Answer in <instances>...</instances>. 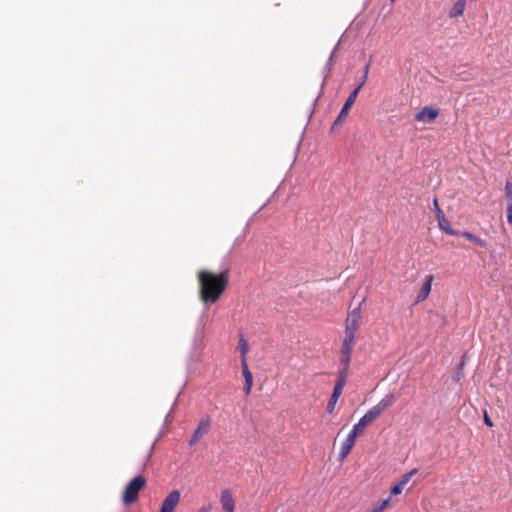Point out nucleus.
<instances>
[{
    "instance_id": "nucleus-13",
    "label": "nucleus",
    "mask_w": 512,
    "mask_h": 512,
    "mask_svg": "<svg viewBox=\"0 0 512 512\" xmlns=\"http://www.w3.org/2000/svg\"><path fill=\"white\" fill-rule=\"evenodd\" d=\"M354 342H355L354 337L345 335L343 342H342L341 355H352Z\"/></svg>"
},
{
    "instance_id": "nucleus-3",
    "label": "nucleus",
    "mask_w": 512,
    "mask_h": 512,
    "mask_svg": "<svg viewBox=\"0 0 512 512\" xmlns=\"http://www.w3.org/2000/svg\"><path fill=\"white\" fill-rule=\"evenodd\" d=\"M394 395L389 393L383 397L375 406L369 409L364 415L371 423L378 418L387 408L394 403Z\"/></svg>"
},
{
    "instance_id": "nucleus-21",
    "label": "nucleus",
    "mask_w": 512,
    "mask_h": 512,
    "mask_svg": "<svg viewBox=\"0 0 512 512\" xmlns=\"http://www.w3.org/2000/svg\"><path fill=\"white\" fill-rule=\"evenodd\" d=\"M462 236L465 237L466 239L472 241V242H475L476 244H478L479 246H484V242L482 239H480L479 237L475 236L474 234L472 233H469V232H463L462 233Z\"/></svg>"
},
{
    "instance_id": "nucleus-32",
    "label": "nucleus",
    "mask_w": 512,
    "mask_h": 512,
    "mask_svg": "<svg viewBox=\"0 0 512 512\" xmlns=\"http://www.w3.org/2000/svg\"><path fill=\"white\" fill-rule=\"evenodd\" d=\"M170 420V413L166 416L165 422L167 423Z\"/></svg>"
},
{
    "instance_id": "nucleus-28",
    "label": "nucleus",
    "mask_w": 512,
    "mask_h": 512,
    "mask_svg": "<svg viewBox=\"0 0 512 512\" xmlns=\"http://www.w3.org/2000/svg\"><path fill=\"white\" fill-rule=\"evenodd\" d=\"M484 422H485V424H486L487 426H489V427H492V426H493V423H492L491 419L488 417V415H487L486 413H485V415H484Z\"/></svg>"
},
{
    "instance_id": "nucleus-15",
    "label": "nucleus",
    "mask_w": 512,
    "mask_h": 512,
    "mask_svg": "<svg viewBox=\"0 0 512 512\" xmlns=\"http://www.w3.org/2000/svg\"><path fill=\"white\" fill-rule=\"evenodd\" d=\"M371 422L368 421V419L366 418L365 415H363L360 420L354 424L351 432L353 433V435H359L368 425H370Z\"/></svg>"
},
{
    "instance_id": "nucleus-6",
    "label": "nucleus",
    "mask_w": 512,
    "mask_h": 512,
    "mask_svg": "<svg viewBox=\"0 0 512 512\" xmlns=\"http://www.w3.org/2000/svg\"><path fill=\"white\" fill-rule=\"evenodd\" d=\"M211 428L209 418H203L199 421L198 426L190 439V445H195L202 437H204Z\"/></svg>"
},
{
    "instance_id": "nucleus-11",
    "label": "nucleus",
    "mask_w": 512,
    "mask_h": 512,
    "mask_svg": "<svg viewBox=\"0 0 512 512\" xmlns=\"http://www.w3.org/2000/svg\"><path fill=\"white\" fill-rule=\"evenodd\" d=\"M433 279L432 275H426L425 281L417 294L416 303L424 301L429 296L432 289Z\"/></svg>"
},
{
    "instance_id": "nucleus-18",
    "label": "nucleus",
    "mask_w": 512,
    "mask_h": 512,
    "mask_svg": "<svg viewBox=\"0 0 512 512\" xmlns=\"http://www.w3.org/2000/svg\"><path fill=\"white\" fill-rule=\"evenodd\" d=\"M437 221H438L439 227L443 231H445L447 234H450V235H458L459 234L458 232H456L455 230H453L451 228V225L445 216H443L442 219L441 218L437 219Z\"/></svg>"
},
{
    "instance_id": "nucleus-9",
    "label": "nucleus",
    "mask_w": 512,
    "mask_h": 512,
    "mask_svg": "<svg viewBox=\"0 0 512 512\" xmlns=\"http://www.w3.org/2000/svg\"><path fill=\"white\" fill-rule=\"evenodd\" d=\"M438 115V109L426 106L416 113L415 119L419 122L431 123L437 118Z\"/></svg>"
},
{
    "instance_id": "nucleus-31",
    "label": "nucleus",
    "mask_w": 512,
    "mask_h": 512,
    "mask_svg": "<svg viewBox=\"0 0 512 512\" xmlns=\"http://www.w3.org/2000/svg\"><path fill=\"white\" fill-rule=\"evenodd\" d=\"M342 118H343V117H340V114H339V115H338V117H337V119H336V121H335V123H334V125H333V127H334V126H336V125H338V124L341 122Z\"/></svg>"
},
{
    "instance_id": "nucleus-26",
    "label": "nucleus",
    "mask_w": 512,
    "mask_h": 512,
    "mask_svg": "<svg viewBox=\"0 0 512 512\" xmlns=\"http://www.w3.org/2000/svg\"><path fill=\"white\" fill-rule=\"evenodd\" d=\"M505 195L509 202H512V184L510 182H507L505 185Z\"/></svg>"
},
{
    "instance_id": "nucleus-2",
    "label": "nucleus",
    "mask_w": 512,
    "mask_h": 512,
    "mask_svg": "<svg viewBox=\"0 0 512 512\" xmlns=\"http://www.w3.org/2000/svg\"><path fill=\"white\" fill-rule=\"evenodd\" d=\"M146 480L143 476H135L124 488L122 502L131 505L137 501L139 492L145 487Z\"/></svg>"
},
{
    "instance_id": "nucleus-19",
    "label": "nucleus",
    "mask_w": 512,
    "mask_h": 512,
    "mask_svg": "<svg viewBox=\"0 0 512 512\" xmlns=\"http://www.w3.org/2000/svg\"><path fill=\"white\" fill-rule=\"evenodd\" d=\"M248 349H249V346H248L247 340L244 337H240V339H239V350H240V353H241V362L243 360H246L245 356H246V354L248 352Z\"/></svg>"
},
{
    "instance_id": "nucleus-5",
    "label": "nucleus",
    "mask_w": 512,
    "mask_h": 512,
    "mask_svg": "<svg viewBox=\"0 0 512 512\" xmlns=\"http://www.w3.org/2000/svg\"><path fill=\"white\" fill-rule=\"evenodd\" d=\"M345 384H346L345 377L339 376V379L334 386L333 393H332L331 398L327 405V411L329 413H332L334 411L337 401L340 398V396L342 395L343 388H344Z\"/></svg>"
},
{
    "instance_id": "nucleus-14",
    "label": "nucleus",
    "mask_w": 512,
    "mask_h": 512,
    "mask_svg": "<svg viewBox=\"0 0 512 512\" xmlns=\"http://www.w3.org/2000/svg\"><path fill=\"white\" fill-rule=\"evenodd\" d=\"M466 7V0H457L449 12L451 18L462 16Z\"/></svg>"
},
{
    "instance_id": "nucleus-30",
    "label": "nucleus",
    "mask_w": 512,
    "mask_h": 512,
    "mask_svg": "<svg viewBox=\"0 0 512 512\" xmlns=\"http://www.w3.org/2000/svg\"><path fill=\"white\" fill-rule=\"evenodd\" d=\"M342 118H343V117H340V114H339V115H338V117H337V119H336V121H335V123H334V125H333V127H334V126H336V125H338V124L341 122Z\"/></svg>"
},
{
    "instance_id": "nucleus-8",
    "label": "nucleus",
    "mask_w": 512,
    "mask_h": 512,
    "mask_svg": "<svg viewBox=\"0 0 512 512\" xmlns=\"http://www.w3.org/2000/svg\"><path fill=\"white\" fill-rule=\"evenodd\" d=\"M220 503H221L222 509L225 512H235L236 511V502L234 500L233 494L230 489L226 488L221 491Z\"/></svg>"
},
{
    "instance_id": "nucleus-12",
    "label": "nucleus",
    "mask_w": 512,
    "mask_h": 512,
    "mask_svg": "<svg viewBox=\"0 0 512 512\" xmlns=\"http://www.w3.org/2000/svg\"><path fill=\"white\" fill-rule=\"evenodd\" d=\"M241 366H242L243 377L245 379L244 389H245L246 394H249L251 391V388H252V384H253V376L249 370L246 360H243L241 362Z\"/></svg>"
},
{
    "instance_id": "nucleus-29",
    "label": "nucleus",
    "mask_w": 512,
    "mask_h": 512,
    "mask_svg": "<svg viewBox=\"0 0 512 512\" xmlns=\"http://www.w3.org/2000/svg\"><path fill=\"white\" fill-rule=\"evenodd\" d=\"M211 511V505L203 506L200 508L197 512H210Z\"/></svg>"
},
{
    "instance_id": "nucleus-23",
    "label": "nucleus",
    "mask_w": 512,
    "mask_h": 512,
    "mask_svg": "<svg viewBox=\"0 0 512 512\" xmlns=\"http://www.w3.org/2000/svg\"><path fill=\"white\" fill-rule=\"evenodd\" d=\"M390 499H385V500H382L379 504L378 507H375L373 510H371L370 512H383V510L388 506V503H389Z\"/></svg>"
},
{
    "instance_id": "nucleus-16",
    "label": "nucleus",
    "mask_w": 512,
    "mask_h": 512,
    "mask_svg": "<svg viewBox=\"0 0 512 512\" xmlns=\"http://www.w3.org/2000/svg\"><path fill=\"white\" fill-rule=\"evenodd\" d=\"M356 98H357V92H351V94L347 98L346 102L344 103V105L340 111V117L347 116L348 111H349L350 107L354 104Z\"/></svg>"
},
{
    "instance_id": "nucleus-7",
    "label": "nucleus",
    "mask_w": 512,
    "mask_h": 512,
    "mask_svg": "<svg viewBox=\"0 0 512 512\" xmlns=\"http://www.w3.org/2000/svg\"><path fill=\"white\" fill-rule=\"evenodd\" d=\"M180 492L173 490L164 499L159 512H173L180 501Z\"/></svg>"
},
{
    "instance_id": "nucleus-27",
    "label": "nucleus",
    "mask_w": 512,
    "mask_h": 512,
    "mask_svg": "<svg viewBox=\"0 0 512 512\" xmlns=\"http://www.w3.org/2000/svg\"><path fill=\"white\" fill-rule=\"evenodd\" d=\"M507 220L512 223V202H509L507 206Z\"/></svg>"
},
{
    "instance_id": "nucleus-1",
    "label": "nucleus",
    "mask_w": 512,
    "mask_h": 512,
    "mask_svg": "<svg viewBox=\"0 0 512 512\" xmlns=\"http://www.w3.org/2000/svg\"><path fill=\"white\" fill-rule=\"evenodd\" d=\"M200 297L205 303H215L219 300L227 285V273L213 274L208 271H200Z\"/></svg>"
},
{
    "instance_id": "nucleus-17",
    "label": "nucleus",
    "mask_w": 512,
    "mask_h": 512,
    "mask_svg": "<svg viewBox=\"0 0 512 512\" xmlns=\"http://www.w3.org/2000/svg\"><path fill=\"white\" fill-rule=\"evenodd\" d=\"M350 361H351V355H341V359H340L341 369L339 371V376H344L345 378L347 377V371L349 368Z\"/></svg>"
},
{
    "instance_id": "nucleus-20",
    "label": "nucleus",
    "mask_w": 512,
    "mask_h": 512,
    "mask_svg": "<svg viewBox=\"0 0 512 512\" xmlns=\"http://www.w3.org/2000/svg\"><path fill=\"white\" fill-rule=\"evenodd\" d=\"M418 472L417 469H412L410 472L404 474L402 478L400 479L399 483L405 487V485L408 484V482L411 480V478Z\"/></svg>"
},
{
    "instance_id": "nucleus-10",
    "label": "nucleus",
    "mask_w": 512,
    "mask_h": 512,
    "mask_svg": "<svg viewBox=\"0 0 512 512\" xmlns=\"http://www.w3.org/2000/svg\"><path fill=\"white\" fill-rule=\"evenodd\" d=\"M357 435H353V433L350 431V433L347 435L346 439L342 442L340 451H339V460L343 461L348 454L350 453L351 449L353 448L355 441H356Z\"/></svg>"
},
{
    "instance_id": "nucleus-22",
    "label": "nucleus",
    "mask_w": 512,
    "mask_h": 512,
    "mask_svg": "<svg viewBox=\"0 0 512 512\" xmlns=\"http://www.w3.org/2000/svg\"><path fill=\"white\" fill-rule=\"evenodd\" d=\"M368 71H369V65H366V67L364 69V74H363V82H360L352 92H357V95L359 94V91L361 90V88L364 86V84L367 81Z\"/></svg>"
},
{
    "instance_id": "nucleus-24",
    "label": "nucleus",
    "mask_w": 512,
    "mask_h": 512,
    "mask_svg": "<svg viewBox=\"0 0 512 512\" xmlns=\"http://www.w3.org/2000/svg\"><path fill=\"white\" fill-rule=\"evenodd\" d=\"M404 487L398 482L391 488V495L396 496L402 493Z\"/></svg>"
},
{
    "instance_id": "nucleus-25",
    "label": "nucleus",
    "mask_w": 512,
    "mask_h": 512,
    "mask_svg": "<svg viewBox=\"0 0 512 512\" xmlns=\"http://www.w3.org/2000/svg\"><path fill=\"white\" fill-rule=\"evenodd\" d=\"M433 204H434V209H435V214H436V218L439 219V218H443L444 213L443 211L440 209L439 205H438V201L437 199H434L433 201Z\"/></svg>"
},
{
    "instance_id": "nucleus-4",
    "label": "nucleus",
    "mask_w": 512,
    "mask_h": 512,
    "mask_svg": "<svg viewBox=\"0 0 512 512\" xmlns=\"http://www.w3.org/2000/svg\"><path fill=\"white\" fill-rule=\"evenodd\" d=\"M359 305H361V303ZM360 320H361V308H360V306H358L348 313V316L345 321V335L346 336L355 338L356 332L360 327Z\"/></svg>"
}]
</instances>
